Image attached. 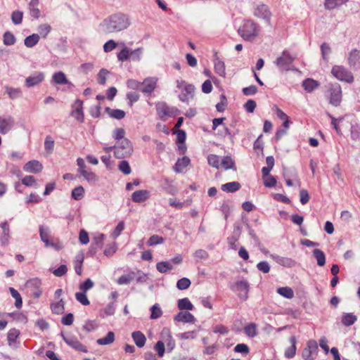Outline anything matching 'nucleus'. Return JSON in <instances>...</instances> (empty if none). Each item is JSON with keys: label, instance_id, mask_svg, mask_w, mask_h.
<instances>
[{"label": "nucleus", "instance_id": "nucleus-1", "mask_svg": "<svg viewBox=\"0 0 360 360\" xmlns=\"http://www.w3.org/2000/svg\"><path fill=\"white\" fill-rule=\"evenodd\" d=\"M130 25L129 17L122 13H117L105 18L99 25L103 33L111 34L126 30Z\"/></svg>", "mask_w": 360, "mask_h": 360}, {"label": "nucleus", "instance_id": "nucleus-2", "mask_svg": "<svg viewBox=\"0 0 360 360\" xmlns=\"http://www.w3.org/2000/svg\"><path fill=\"white\" fill-rule=\"evenodd\" d=\"M238 32L244 40L252 41L258 36L259 27L252 20H245L239 27Z\"/></svg>", "mask_w": 360, "mask_h": 360}, {"label": "nucleus", "instance_id": "nucleus-3", "mask_svg": "<svg viewBox=\"0 0 360 360\" xmlns=\"http://www.w3.org/2000/svg\"><path fill=\"white\" fill-rule=\"evenodd\" d=\"M133 152L132 144L127 139L120 141L114 146L115 156L118 159H123L131 156Z\"/></svg>", "mask_w": 360, "mask_h": 360}, {"label": "nucleus", "instance_id": "nucleus-4", "mask_svg": "<svg viewBox=\"0 0 360 360\" xmlns=\"http://www.w3.org/2000/svg\"><path fill=\"white\" fill-rule=\"evenodd\" d=\"M329 103L335 107L340 105L342 102V89L340 84H331L329 88Z\"/></svg>", "mask_w": 360, "mask_h": 360}, {"label": "nucleus", "instance_id": "nucleus-5", "mask_svg": "<svg viewBox=\"0 0 360 360\" xmlns=\"http://www.w3.org/2000/svg\"><path fill=\"white\" fill-rule=\"evenodd\" d=\"M156 110L161 120H165L166 117H175L179 110L175 107H170L165 102L156 104Z\"/></svg>", "mask_w": 360, "mask_h": 360}, {"label": "nucleus", "instance_id": "nucleus-6", "mask_svg": "<svg viewBox=\"0 0 360 360\" xmlns=\"http://www.w3.org/2000/svg\"><path fill=\"white\" fill-rule=\"evenodd\" d=\"M333 75L340 81L352 83L354 81L353 75L345 67L335 65L331 70Z\"/></svg>", "mask_w": 360, "mask_h": 360}, {"label": "nucleus", "instance_id": "nucleus-7", "mask_svg": "<svg viewBox=\"0 0 360 360\" xmlns=\"http://www.w3.org/2000/svg\"><path fill=\"white\" fill-rule=\"evenodd\" d=\"M294 59L295 58L288 51L285 50L281 56L276 58L274 63L280 70H288Z\"/></svg>", "mask_w": 360, "mask_h": 360}, {"label": "nucleus", "instance_id": "nucleus-8", "mask_svg": "<svg viewBox=\"0 0 360 360\" xmlns=\"http://www.w3.org/2000/svg\"><path fill=\"white\" fill-rule=\"evenodd\" d=\"M318 351L317 342L310 340L307 343V347L302 350V356L305 360H313Z\"/></svg>", "mask_w": 360, "mask_h": 360}, {"label": "nucleus", "instance_id": "nucleus-9", "mask_svg": "<svg viewBox=\"0 0 360 360\" xmlns=\"http://www.w3.org/2000/svg\"><path fill=\"white\" fill-rule=\"evenodd\" d=\"M233 291L238 292V297L243 300L248 298V292L249 291V283L247 281L243 280L237 281L231 286Z\"/></svg>", "mask_w": 360, "mask_h": 360}, {"label": "nucleus", "instance_id": "nucleus-10", "mask_svg": "<svg viewBox=\"0 0 360 360\" xmlns=\"http://www.w3.org/2000/svg\"><path fill=\"white\" fill-rule=\"evenodd\" d=\"M60 335L65 343L70 347H72L77 351L82 352L84 353L87 352L86 347L75 337H67L64 335L63 333H61Z\"/></svg>", "mask_w": 360, "mask_h": 360}, {"label": "nucleus", "instance_id": "nucleus-11", "mask_svg": "<svg viewBox=\"0 0 360 360\" xmlns=\"http://www.w3.org/2000/svg\"><path fill=\"white\" fill-rule=\"evenodd\" d=\"M158 82L157 77H148L146 78L141 83L143 88L141 91L144 94H151L156 88Z\"/></svg>", "mask_w": 360, "mask_h": 360}, {"label": "nucleus", "instance_id": "nucleus-12", "mask_svg": "<svg viewBox=\"0 0 360 360\" xmlns=\"http://www.w3.org/2000/svg\"><path fill=\"white\" fill-rule=\"evenodd\" d=\"M44 79L43 72H34L25 79V83L27 87H32L41 83Z\"/></svg>", "mask_w": 360, "mask_h": 360}, {"label": "nucleus", "instance_id": "nucleus-13", "mask_svg": "<svg viewBox=\"0 0 360 360\" xmlns=\"http://www.w3.org/2000/svg\"><path fill=\"white\" fill-rule=\"evenodd\" d=\"M254 15L269 22L271 18V12L267 6L264 4L259 5L254 11Z\"/></svg>", "mask_w": 360, "mask_h": 360}, {"label": "nucleus", "instance_id": "nucleus-14", "mask_svg": "<svg viewBox=\"0 0 360 360\" xmlns=\"http://www.w3.org/2000/svg\"><path fill=\"white\" fill-rule=\"evenodd\" d=\"M82 105L83 102L81 100H76L73 105L75 110L71 112V115L80 122H83L84 118Z\"/></svg>", "mask_w": 360, "mask_h": 360}, {"label": "nucleus", "instance_id": "nucleus-15", "mask_svg": "<svg viewBox=\"0 0 360 360\" xmlns=\"http://www.w3.org/2000/svg\"><path fill=\"white\" fill-rule=\"evenodd\" d=\"M14 120L8 116L6 118L0 117V133L1 134H7L13 127Z\"/></svg>", "mask_w": 360, "mask_h": 360}, {"label": "nucleus", "instance_id": "nucleus-16", "mask_svg": "<svg viewBox=\"0 0 360 360\" xmlns=\"http://www.w3.org/2000/svg\"><path fill=\"white\" fill-rule=\"evenodd\" d=\"M174 320L177 322L194 323L195 319L194 316L190 312L180 311L174 318Z\"/></svg>", "mask_w": 360, "mask_h": 360}, {"label": "nucleus", "instance_id": "nucleus-17", "mask_svg": "<svg viewBox=\"0 0 360 360\" xmlns=\"http://www.w3.org/2000/svg\"><path fill=\"white\" fill-rule=\"evenodd\" d=\"M349 65L354 69L360 67V51L357 49L352 50L348 57Z\"/></svg>", "mask_w": 360, "mask_h": 360}, {"label": "nucleus", "instance_id": "nucleus-18", "mask_svg": "<svg viewBox=\"0 0 360 360\" xmlns=\"http://www.w3.org/2000/svg\"><path fill=\"white\" fill-rule=\"evenodd\" d=\"M43 169L42 165L37 160H31L27 162L23 167V169L27 172L37 174Z\"/></svg>", "mask_w": 360, "mask_h": 360}, {"label": "nucleus", "instance_id": "nucleus-19", "mask_svg": "<svg viewBox=\"0 0 360 360\" xmlns=\"http://www.w3.org/2000/svg\"><path fill=\"white\" fill-rule=\"evenodd\" d=\"M51 82L59 85L68 84L70 87L73 86V84L67 79L65 73L61 71L53 75Z\"/></svg>", "mask_w": 360, "mask_h": 360}, {"label": "nucleus", "instance_id": "nucleus-20", "mask_svg": "<svg viewBox=\"0 0 360 360\" xmlns=\"http://www.w3.org/2000/svg\"><path fill=\"white\" fill-rule=\"evenodd\" d=\"M272 258L274 259V261L285 267H292L295 265L296 262L295 260H293L291 258L285 257H281L278 255H271Z\"/></svg>", "mask_w": 360, "mask_h": 360}, {"label": "nucleus", "instance_id": "nucleus-21", "mask_svg": "<svg viewBox=\"0 0 360 360\" xmlns=\"http://www.w3.org/2000/svg\"><path fill=\"white\" fill-rule=\"evenodd\" d=\"M149 198V192L147 190H139L132 193L131 200L134 202H142Z\"/></svg>", "mask_w": 360, "mask_h": 360}, {"label": "nucleus", "instance_id": "nucleus-22", "mask_svg": "<svg viewBox=\"0 0 360 360\" xmlns=\"http://www.w3.org/2000/svg\"><path fill=\"white\" fill-rule=\"evenodd\" d=\"M131 338L138 347H143L146 342L145 335L141 331H134L131 334Z\"/></svg>", "mask_w": 360, "mask_h": 360}, {"label": "nucleus", "instance_id": "nucleus-23", "mask_svg": "<svg viewBox=\"0 0 360 360\" xmlns=\"http://www.w3.org/2000/svg\"><path fill=\"white\" fill-rule=\"evenodd\" d=\"M105 239V236L103 233H98L93 238V242L91 246L90 252L95 253L98 248H101L102 244Z\"/></svg>", "mask_w": 360, "mask_h": 360}, {"label": "nucleus", "instance_id": "nucleus-24", "mask_svg": "<svg viewBox=\"0 0 360 360\" xmlns=\"http://www.w3.org/2000/svg\"><path fill=\"white\" fill-rule=\"evenodd\" d=\"M302 85L305 91L310 93L319 87V83L313 79L307 78L302 82Z\"/></svg>", "mask_w": 360, "mask_h": 360}, {"label": "nucleus", "instance_id": "nucleus-25", "mask_svg": "<svg viewBox=\"0 0 360 360\" xmlns=\"http://www.w3.org/2000/svg\"><path fill=\"white\" fill-rule=\"evenodd\" d=\"M189 163L190 159L188 157L184 156L182 158H179L177 160L174 167V170L177 173H180L189 165Z\"/></svg>", "mask_w": 360, "mask_h": 360}, {"label": "nucleus", "instance_id": "nucleus-26", "mask_svg": "<svg viewBox=\"0 0 360 360\" xmlns=\"http://www.w3.org/2000/svg\"><path fill=\"white\" fill-rule=\"evenodd\" d=\"M240 184L238 181H232L224 184L221 186V188L223 191L227 193H233L240 188Z\"/></svg>", "mask_w": 360, "mask_h": 360}, {"label": "nucleus", "instance_id": "nucleus-27", "mask_svg": "<svg viewBox=\"0 0 360 360\" xmlns=\"http://www.w3.org/2000/svg\"><path fill=\"white\" fill-rule=\"evenodd\" d=\"M105 110L110 117L118 120L123 119L126 115L125 112L122 110L111 109L110 107H106Z\"/></svg>", "mask_w": 360, "mask_h": 360}, {"label": "nucleus", "instance_id": "nucleus-28", "mask_svg": "<svg viewBox=\"0 0 360 360\" xmlns=\"http://www.w3.org/2000/svg\"><path fill=\"white\" fill-rule=\"evenodd\" d=\"M289 341L291 344V346L285 350V356L288 359H291L294 357L296 354V338L295 336H291Z\"/></svg>", "mask_w": 360, "mask_h": 360}, {"label": "nucleus", "instance_id": "nucleus-29", "mask_svg": "<svg viewBox=\"0 0 360 360\" xmlns=\"http://www.w3.org/2000/svg\"><path fill=\"white\" fill-rule=\"evenodd\" d=\"M357 320L356 316L352 313H343L342 316V323L345 326L353 325Z\"/></svg>", "mask_w": 360, "mask_h": 360}, {"label": "nucleus", "instance_id": "nucleus-30", "mask_svg": "<svg viewBox=\"0 0 360 360\" xmlns=\"http://www.w3.org/2000/svg\"><path fill=\"white\" fill-rule=\"evenodd\" d=\"M314 257L316 259L317 264L319 266H323L326 264V255L324 252L320 249H314L312 252Z\"/></svg>", "mask_w": 360, "mask_h": 360}, {"label": "nucleus", "instance_id": "nucleus-31", "mask_svg": "<svg viewBox=\"0 0 360 360\" xmlns=\"http://www.w3.org/2000/svg\"><path fill=\"white\" fill-rule=\"evenodd\" d=\"M51 309L53 314H62L65 310V302L63 299L51 304Z\"/></svg>", "mask_w": 360, "mask_h": 360}, {"label": "nucleus", "instance_id": "nucleus-32", "mask_svg": "<svg viewBox=\"0 0 360 360\" xmlns=\"http://www.w3.org/2000/svg\"><path fill=\"white\" fill-rule=\"evenodd\" d=\"M177 305L180 310H193L194 308L193 304L187 297L179 300Z\"/></svg>", "mask_w": 360, "mask_h": 360}, {"label": "nucleus", "instance_id": "nucleus-33", "mask_svg": "<svg viewBox=\"0 0 360 360\" xmlns=\"http://www.w3.org/2000/svg\"><path fill=\"white\" fill-rule=\"evenodd\" d=\"M39 39L38 34H32L25 39L24 44L27 47L32 48L39 42Z\"/></svg>", "mask_w": 360, "mask_h": 360}, {"label": "nucleus", "instance_id": "nucleus-34", "mask_svg": "<svg viewBox=\"0 0 360 360\" xmlns=\"http://www.w3.org/2000/svg\"><path fill=\"white\" fill-rule=\"evenodd\" d=\"M114 341L115 334L113 332L109 331L105 337L98 339L96 342L99 345H107L112 343Z\"/></svg>", "mask_w": 360, "mask_h": 360}, {"label": "nucleus", "instance_id": "nucleus-35", "mask_svg": "<svg viewBox=\"0 0 360 360\" xmlns=\"http://www.w3.org/2000/svg\"><path fill=\"white\" fill-rule=\"evenodd\" d=\"M156 269L159 272L166 274L173 269V266L169 262H160L157 263Z\"/></svg>", "mask_w": 360, "mask_h": 360}, {"label": "nucleus", "instance_id": "nucleus-36", "mask_svg": "<svg viewBox=\"0 0 360 360\" xmlns=\"http://www.w3.org/2000/svg\"><path fill=\"white\" fill-rule=\"evenodd\" d=\"M225 169H233L236 170L235 162L230 156H224L221 160V165Z\"/></svg>", "mask_w": 360, "mask_h": 360}, {"label": "nucleus", "instance_id": "nucleus-37", "mask_svg": "<svg viewBox=\"0 0 360 360\" xmlns=\"http://www.w3.org/2000/svg\"><path fill=\"white\" fill-rule=\"evenodd\" d=\"M348 0H326L325 8L328 10H332L336 7L340 6L345 4Z\"/></svg>", "mask_w": 360, "mask_h": 360}, {"label": "nucleus", "instance_id": "nucleus-38", "mask_svg": "<svg viewBox=\"0 0 360 360\" xmlns=\"http://www.w3.org/2000/svg\"><path fill=\"white\" fill-rule=\"evenodd\" d=\"M19 335H20V331L18 330H17L15 328H12L11 330H9V331L8 333L7 339H8V345L10 346H13L15 345V343L16 342V339L18 338Z\"/></svg>", "mask_w": 360, "mask_h": 360}, {"label": "nucleus", "instance_id": "nucleus-39", "mask_svg": "<svg viewBox=\"0 0 360 360\" xmlns=\"http://www.w3.org/2000/svg\"><path fill=\"white\" fill-rule=\"evenodd\" d=\"M207 162H208V164L210 166H212V167H214L216 169H219L220 167V165H221L220 157L217 155H214V154L209 155L207 157Z\"/></svg>", "mask_w": 360, "mask_h": 360}, {"label": "nucleus", "instance_id": "nucleus-40", "mask_svg": "<svg viewBox=\"0 0 360 360\" xmlns=\"http://www.w3.org/2000/svg\"><path fill=\"white\" fill-rule=\"evenodd\" d=\"M277 292L281 295V296L288 298L291 299L294 297V292L293 290L289 288V287H281L278 288L277 289Z\"/></svg>", "mask_w": 360, "mask_h": 360}, {"label": "nucleus", "instance_id": "nucleus-41", "mask_svg": "<svg viewBox=\"0 0 360 360\" xmlns=\"http://www.w3.org/2000/svg\"><path fill=\"white\" fill-rule=\"evenodd\" d=\"M6 91L11 99H15L22 96V91L20 88H13L7 86L6 88Z\"/></svg>", "mask_w": 360, "mask_h": 360}, {"label": "nucleus", "instance_id": "nucleus-42", "mask_svg": "<svg viewBox=\"0 0 360 360\" xmlns=\"http://www.w3.org/2000/svg\"><path fill=\"white\" fill-rule=\"evenodd\" d=\"M214 70L219 76L225 77L226 71L224 63L217 59L214 62Z\"/></svg>", "mask_w": 360, "mask_h": 360}, {"label": "nucleus", "instance_id": "nucleus-43", "mask_svg": "<svg viewBox=\"0 0 360 360\" xmlns=\"http://www.w3.org/2000/svg\"><path fill=\"white\" fill-rule=\"evenodd\" d=\"M244 332L247 336L254 338L257 335L255 323H251L244 328Z\"/></svg>", "mask_w": 360, "mask_h": 360}, {"label": "nucleus", "instance_id": "nucleus-44", "mask_svg": "<svg viewBox=\"0 0 360 360\" xmlns=\"http://www.w3.org/2000/svg\"><path fill=\"white\" fill-rule=\"evenodd\" d=\"M51 30V27L47 23L41 24L37 27L39 34L43 37L46 38L47 35Z\"/></svg>", "mask_w": 360, "mask_h": 360}, {"label": "nucleus", "instance_id": "nucleus-45", "mask_svg": "<svg viewBox=\"0 0 360 360\" xmlns=\"http://www.w3.org/2000/svg\"><path fill=\"white\" fill-rule=\"evenodd\" d=\"M3 41L6 46H11L15 43V36L10 32L7 31L4 34Z\"/></svg>", "mask_w": 360, "mask_h": 360}, {"label": "nucleus", "instance_id": "nucleus-46", "mask_svg": "<svg viewBox=\"0 0 360 360\" xmlns=\"http://www.w3.org/2000/svg\"><path fill=\"white\" fill-rule=\"evenodd\" d=\"M150 319H157L160 318L162 314V311L158 304H155L150 308Z\"/></svg>", "mask_w": 360, "mask_h": 360}, {"label": "nucleus", "instance_id": "nucleus-47", "mask_svg": "<svg viewBox=\"0 0 360 360\" xmlns=\"http://www.w3.org/2000/svg\"><path fill=\"white\" fill-rule=\"evenodd\" d=\"M165 342L167 345V352H171L175 347V340L173 339L170 333L167 330V337L165 338Z\"/></svg>", "mask_w": 360, "mask_h": 360}, {"label": "nucleus", "instance_id": "nucleus-48", "mask_svg": "<svg viewBox=\"0 0 360 360\" xmlns=\"http://www.w3.org/2000/svg\"><path fill=\"white\" fill-rule=\"evenodd\" d=\"M84 189L82 186H79L74 188L72 191V198L75 200H79L84 197Z\"/></svg>", "mask_w": 360, "mask_h": 360}, {"label": "nucleus", "instance_id": "nucleus-49", "mask_svg": "<svg viewBox=\"0 0 360 360\" xmlns=\"http://www.w3.org/2000/svg\"><path fill=\"white\" fill-rule=\"evenodd\" d=\"M23 13L20 11H15L11 14V20L14 25H20L22 23Z\"/></svg>", "mask_w": 360, "mask_h": 360}, {"label": "nucleus", "instance_id": "nucleus-50", "mask_svg": "<svg viewBox=\"0 0 360 360\" xmlns=\"http://www.w3.org/2000/svg\"><path fill=\"white\" fill-rule=\"evenodd\" d=\"M119 170L122 172L124 174L127 175L129 174L131 172L129 164L126 160H121L118 165Z\"/></svg>", "mask_w": 360, "mask_h": 360}, {"label": "nucleus", "instance_id": "nucleus-51", "mask_svg": "<svg viewBox=\"0 0 360 360\" xmlns=\"http://www.w3.org/2000/svg\"><path fill=\"white\" fill-rule=\"evenodd\" d=\"M191 284V281L188 278H182L177 281L176 288L181 290H186L190 287Z\"/></svg>", "mask_w": 360, "mask_h": 360}, {"label": "nucleus", "instance_id": "nucleus-52", "mask_svg": "<svg viewBox=\"0 0 360 360\" xmlns=\"http://www.w3.org/2000/svg\"><path fill=\"white\" fill-rule=\"evenodd\" d=\"M351 138L354 141L360 139V126L357 124H352L350 129Z\"/></svg>", "mask_w": 360, "mask_h": 360}, {"label": "nucleus", "instance_id": "nucleus-53", "mask_svg": "<svg viewBox=\"0 0 360 360\" xmlns=\"http://www.w3.org/2000/svg\"><path fill=\"white\" fill-rule=\"evenodd\" d=\"M124 229V223L123 221H121L118 223L117 226L115 228L113 231L112 232L110 236L112 239H116L122 233V231Z\"/></svg>", "mask_w": 360, "mask_h": 360}, {"label": "nucleus", "instance_id": "nucleus-54", "mask_svg": "<svg viewBox=\"0 0 360 360\" xmlns=\"http://www.w3.org/2000/svg\"><path fill=\"white\" fill-rule=\"evenodd\" d=\"M130 50L124 47L117 53V59L120 61H126L130 58Z\"/></svg>", "mask_w": 360, "mask_h": 360}, {"label": "nucleus", "instance_id": "nucleus-55", "mask_svg": "<svg viewBox=\"0 0 360 360\" xmlns=\"http://www.w3.org/2000/svg\"><path fill=\"white\" fill-rule=\"evenodd\" d=\"M85 292H83V291L82 292H76L75 298L82 304H83V305H89L90 304V302L88 300Z\"/></svg>", "mask_w": 360, "mask_h": 360}, {"label": "nucleus", "instance_id": "nucleus-56", "mask_svg": "<svg viewBox=\"0 0 360 360\" xmlns=\"http://www.w3.org/2000/svg\"><path fill=\"white\" fill-rule=\"evenodd\" d=\"M163 241L164 238L162 236H159L158 235H153L149 238L147 243L149 246H153L161 244L163 243Z\"/></svg>", "mask_w": 360, "mask_h": 360}, {"label": "nucleus", "instance_id": "nucleus-57", "mask_svg": "<svg viewBox=\"0 0 360 360\" xmlns=\"http://www.w3.org/2000/svg\"><path fill=\"white\" fill-rule=\"evenodd\" d=\"M86 180L89 182H94L96 181V176L94 173L86 169H83L80 173Z\"/></svg>", "mask_w": 360, "mask_h": 360}, {"label": "nucleus", "instance_id": "nucleus-58", "mask_svg": "<svg viewBox=\"0 0 360 360\" xmlns=\"http://www.w3.org/2000/svg\"><path fill=\"white\" fill-rule=\"evenodd\" d=\"M155 350L157 352L160 357H162L165 352V343L162 341H158L154 347Z\"/></svg>", "mask_w": 360, "mask_h": 360}, {"label": "nucleus", "instance_id": "nucleus-59", "mask_svg": "<svg viewBox=\"0 0 360 360\" xmlns=\"http://www.w3.org/2000/svg\"><path fill=\"white\" fill-rule=\"evenodd\" d=\"M54 148V141L52 139V138L50 136H47L45 139L44 141V148L46 151L49 153H51L53 151Z\"/></svg>", "mask_w": 360, "mask_h": 360}, {"label": "nucleus", "instance_id": "nucleus-60", "mask_svg": "<svg viewBox=\"0 0 360 360\" xmlns=\"http://www.w3.org/2000/svg\"><path fill=\"white\" fill-rule=\"evenodd\" d=\"M262 135H260L256 141L254 142V149L255 150L259 153V152L261 154H263V149H264V143L263 141L261 140Z\"/></svg>", "mask_w": 360, "mask_h": 360}, {"label": "nucleus", "instance_id": "nucleus-61", "mask_svg": "<svg viewBox=\"0 0 360 360\" xmlns=\"http://www.w3.org/2000/svg\"><path fill=\"white\" fill-rule=\"evenodd\" d=\"M109 73V72L106 69H101L98 74V82L101 85L105 84L106 82V75Z\"/></svg>", "mask_w": 360, "mask_h": 360}, {"label": "nucleus", "instance_id": "nucleus-62", "mask_svg": "<svg viewBox=\"0 0 360 360\" xmlns=\"http://www.w3.org/2000/svg\"><path fill=\"white\" fill-rule=\"evenodd\" d=\"M117 44L112 39H110L105 42L103 45V50L105 52L108 53L115 49Z\"/></svg>", "mask_w": 360, "mask_h": 360}, {"label": "nucleus", "instance_id": "nucleus-63", "mask_svg": "<svg viewBox=\"0 0 360 360\" xmlns=\"http://www.w3.org/2000/svg\"><path fill=\"white\" fill-rule=\"evenodd\" d=\"M94 285V282L90 278H87L82 284L80 285L79 289L83 292H86L92 288Z\"/></svg>", "mask_w": 360, "mask_h": 360}, {"label": "nucleus", "instance_id": "nucleus-64", "mask_svg": "<svg viewBox=\"0 0 360 360\" xmlns=\"http://www.w3.org/2000/svg\"><path fill=\"white\" fill-rule=\"evenodd\" d=\"M243 94L245 96H252L257 92V88L255 85H251L248 87H245L242 89Z\"/></svg>", "mask_w": 360, "mask_h": 360}]
</instances>
